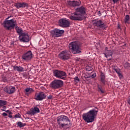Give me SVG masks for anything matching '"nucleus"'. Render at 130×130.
<instances>
[{"instance_id":"f257e3e1","label":"nucleus","mask_w":130,"mask_h":130,"mask_svg":"<svg viewBox=\"0 0 130 130\" xmlns=\"http://www.w3.org/2000/svg\"><path fill=\"white\" fill-rule=\"evenodd\" d=\"M86 11L87 9L82 6L75 9V12L69 16V19L72 21H82L86 19Z\"/></svg>"},{"instance_id":"f03ea898","label":"nucleus","mask_w":130,"mask_h":130,"mask_svg":"<svg viewBox=\"0 0 130 130\" xmlns=\"http://www.w3.org/2000/svg\"><path fill=\"white\" fill-rule=\"evenodd\" d=\"M97 113H98V109H92L87 113L83 114V119L87 123L93 122L95 120L96 116H97Z\"/></svg>"},{"instance_id":"7ed1b4c3","label":"nucleus","mask_w":130,"mask_h":130,"mask_svg":"<svg viewBox=\"0 0 130 130\" xmlns=\"http://www.w3.org/2000/svg\"><path fill=\"white\" fill-rule=\"evenodd\" d=\"M69 48L74 54H78L82 52V49L77 41H73L70 43L69 45Z\"/></svg>"},{"instance_id":"20e7f679","label":"nucleus","mask_w":130,"mask_h":130,"mask_svg":"<svg viewBox=\"0 0 130 130\" xmlns=\"http://www.w3.org/2000/svg\"><path fill=\"white\" fill-rule=\"evenodd\" d=\"M10 17H8L6 18V20L4 22V27L7 30H12V29H14L17 26V21L14 19L8 20L10 19Z\"/></svg>"},{"instance_id":"39448f33","label":"nucleus","mask_w":130,"mask_h":130,"mask_svg":"<svg viewBox=\"0 0 130 130\" xmlns=\"http://www.w3.org/2000/svg\"><path fill=\"white\" fill-rule=\"evenodd\" d=\"M57 121L59 128H63L64 126L69 125L68 123H62V121H68L69 123H71L70 119H69V118L65 115H60L57 117Z\"/></svg>"},{"instance_id":"423d86ee","label":"nucleus","mask_w":130,"mask_h":130,"mask_svg":"<svg viewBox=\"0 0 130 130\" xmlns=\"http://www.w3.org/2000/svg\"><path fill=\"white\" fill-rule=\"evenodd\" d=\"M53 75L54 77H56L57 79H61V80H64L67 78V73L66 72L58 70H54L53 71Z\"/></svg>"},{"instance_id":"0eeeda50","label":"nucleus","mask_w":130,"mask_h":130,"mask_svg":"<svg viewBox=\"0 0 130 130\" xmlns=\"http://www.w3.org/2000/svg\"><path fill=\"white\" fill-rule=\"evenodd\" d=\"M62 85H63V81L61 80L55 79L51 82L50 84V87L52 88V89H58L62 87Z\"/></svg>"},{"instance_id":"6e6552de","label":"nucleus","mask_w":130,"mask_h":130,"mask_svg":"<svg viewBox=\"0 0 130 130\" xmlns=\"http://www.w3.org/2000/svg\"><path fill=\"white\" fill-rule=\"evenodd\" d=\"M58 56L60 59L67 60L71 58V54H70L69 51L65 50L60 52L58 54Z\"/></svg>"},{"instance_id":"1a4fd4ad","label":"nucleus","mask_w":130,"mask_h":130,"mask_svg":"<svg viewBox=\"0 0 130 130\" xmlns=\"http://www.w3.org/2000/svg\"><path fill=\"white\" fill-rule=\"evenodd\" d=\"M63 33H64V30H59L57 28H55L51 31V35L52 37H59L61 36V34Z\"/></svg>"},{"instance_id":"9d476101","label":"nucleus","mask_w":130,"mask_h":130,"mask_svg":"<svg viewBox=\"0 0 130 130\" xmlns=\"http://www.w3.org/2000/svg\"><path fill=\"white\" fill-rule=\"evenodd\" d=\"M59 25L62 28H67L70 26V21L67 18H62L59 20Z\"/></svg>"},{"instance_id":"9b49d317","label":"nucleus","mask_w":130,"mask_h":130,"mask_svg":"<svg viewBox=\"0 0 130 130\" xmlns=\"http://www.w3.org/2000/svg\"><path fill=\"white\" fill-rule=\"evenodd\" d=\"M33 54H32V52L30 50L23 54L22 56V59H24V60H26V61L31 60Z\"/></svg>"},{"instance_id":"f8f14e48","label":"nucleus","mask_w":130,"mask_h":130,"mask_svg":"<svg viewBox=\"0 0 130 130\" xmlns=\"http://www.w3.org/2000/svg\"><path fill=\"white\" fill-rule=\"evenodd\" d=\"M45 98H46L45 93L43 92H40L36 94L35 99L37 100V101H42V100L45 99Z\"/></svg>"},{"instance_id":"ddd939ff","label":"nucleus","mask_w":130,"mask_h":130,"mask_svg":"<svg viewBox=\"0 0 130 130\" xmlns=\"http://www.w3.org/2000/svg\"><path fill=\"white\" fill-rule=\"evenodd\" d=\"M19 39L21 42H29V35L27 32H25L19 36Z\"/></svg>"},{"instance_id":"4468645a","label":"nucleus","mask_w":130,"mask_h":130,"mask_svg":"<svg viewBox=\"0 0 130 130\" xmlns=\"http://www.w3.org/2000/svg\"><path fill=\"white\" fill-rule=\"evenodd\" d=\"M93 25L96 27H100V28H106V24H105L101 20H93L92 22Z\"/></svg>"},{"instance_id":"2eb2a0df","label":"nucleus","mask_w":130,"mask_h":130,"mask_svg":"<svg viewBox=\"0 0 130 130\" xmlns=\"http://www.w3.org/2000/svg\"><path fill=\"white\" fill-rule=\"evenodd\" d=\"M39 112H40V110L39 109V108L35 107L31 110H30L29 111H27L26 114L32 116V115H35L36 113H39Z\"/></svg>"},{"instance_id":"dca6fc26","label":"nucleus","mask_w":130,"mask_h":130,"mask_svg":"<svg viewBox=\"0 0 130 130\" xmlns=\"http://www.w3.org/2000/svg\"><path fill=\"white\" fill-rule=\"evenodd\" d=\"M4 91L8 94H13L15 92V87L11 86H6L4 88Z\"/></svg>"},{"instance_id":"f3484780","label":"nucleus","mask_w":130,"mask_h":130,"mask_svg":"<svg viewBox=\"0 0 130 130\" xmlns=\"http://www.w3.org/2000/svg\"><path fill=\"white\" fill-rule=\"evenodd\" d=\"M112 51L108 50L107 48H106L105 55L108 58V57H110L108 59V60H111V57L112 56Z\"/></svg>"},{"instance_id":"a211bd4d","label":"nucleus","mask_w":130,"mask_h":130,"mask_svg":"<svg viewBox=\"0 0 130 130\" xmlns=\"http://www.w3.org/2000/svg\"><path fill=\"white\" fill-rule=\"evenodd\" d=\"M69 4L72 6V7H79V6L81 5V1H69Z\"/></svg>"},{"instance_id":"6ab92c4d","label":"nucleus","mask_w":130,"mask_h":130,"mask_svg":"<svg viewBox=\"0 0 130 130\" xmlns=\"http://www.w3.org/2000/svg\"><path fill=\"white\" fill-rule=\"evenodd\" d=\"M13 70L19 72H25V69L23 67L16 65L13 66Z\"/></svg>"},{"instance_id":"aec40b11","label":"nucleus","mask_w":130,"mask_h":130,"mask_svg":"<svg viewBox=\"0 0 130 130\" xmlns=\"http://www.w3.org/2000/svg\"><path fill=\"white\" fill-rule=\"evenodd\" d=\"M16 32L19 35V36H21V35H22L24 33H25L23 32V29H22V28H20L18 26L16 27Z\"/></svg>"},{"instance_id":"412c9836","label":"nucleus","mask_w":130,"mask_h":130,"mask_svg":"<svg viewBox=\"0 0 130 130\" xmlns=\"http://www.w3.org/2000/svg\"><path fill=\"white\" fill-rule=\"evenodd\" d=\"M25 90L26 92L25 93L26 95L28 94H31V93H33V92H34V89L30 87L25 88Z\"/></svg>"},{"instance_id":"4be33fe9","label":"nucleus","mask_w":130,"mask_h":130,"mask_svg":"<svg viewBox=\"0 0 130 130\" xmlns=\"http://www.w3.org/2000/svg\"><path fill=\"white\" fill-rule=\"evenodd\" d=\"M101 81L103 84L105 83V74L103 73H101Z\"/></svg>"},{"instance_id":"5701e85b","label":"nucleus","mask_w":130,"mask_h":130,"mask_svg":"<svg viewBox=\"0 0 130 130\" xmlns=\"http://www.w3.org/2000/svg\"><path fill=\"white\" fill-rule=\"evenodd\" d=\"M17 124L19 127H24L26 125V123H23L21 121H19L17 123Z\"/></svg>"},{"instance_id":"b1692460","label":"nucleus","mask_w":130,"mask_h":130,"mask_svg":"<svg viewBox=\"0 0 130 130\" xmlns=\"http://www.w3.org/2000/svg\"><path fill=\"white\" fill-rule=\"evenodd\" d=\"M7 104V101L0 100V107L5 106Z\"/></svg>"},{"instance_id":"393cba45","label":"nucleus","mask_w":130,"mask_h":130,"mask_svg":"<svg viewBox=\"0 0 130 130\" xmlns=\"http://www.w3.org/2000/svg\"><path fill=\"white\" fill-rule=\"evenodd\" d=\"M14 7H16V8H17V9H20V8H22L21 3H15Z\"/></svg>"},{"instance_id":"a878e982","label":"nucleus","mask_w":130,"mask_h":130,"mask_svg":"<svg viewBox=\"0 0 130 130\" xmlns=\"http://www.w3.org/2000/svg\"><path fill=\"white\" fill-rule=\"evenodd\" d=\"M21 8H26V7H28V4L26 3H20Z\"/></svg>"},{"instance_id":"bb28decb","label":"nucleus","mask_w":130,"mask_h":130,"mask_svg":"<svg viewBox=\"0 0 130 130\" xmlns=\"http://www.w3.org/2000/svg\"><path fill=\"white\" fill-rule=\"evenodd\" d=\"M124 68L126 69H129L130 68V63L126 62L124 64Z\"/></svg>"},{"instance_id":"cd10ccee","label":"nucleus","mask_w":130,"mask_h":130,"mask_svg":"<svg viewBox=\"0 0 130 130\" xmlns=\"http://www.w3.org/2000/svg\"><path fill=\"white\" fill-rule=\"evenodd\" d=\"M129 20V15H126L125 17V23H127Z\"/></svg>"},{"instance_id":"c85d7f7f","label":"nucleus","mask_w":130,"mask_h":130,"mask_svg":"<svg viewBox=\"0 0 130 130\" xmlns=\"http://www.w3.org/2000/svg\"><path fill=\"white\" fill-rule=\"evenodd\" d=\"M74 81L76 83H79L80 82V79H79V77H78V76H76L74 78Z\"/></svg>"},{"instance_id":"c756f323","label":"nucleus","mask_w":130,"mask_h":130,"mask_svg":"<svg viewBox=\"0 0 130 130\" xmlns=\"http://www.w3.org/2000/svg\"><path fill=\"white\" fill-rule=\"evenodd\" d=\"M15 118H21V114L18 113L15 115Z\"/></svg>"},{"instance_id":"7c9ffc66","label":"nucleus","mask_w":130,"mask_h":130,"mask_svg":"<svg viewBox=\"0 0 130 130\" xmlns=\"http://www.w3.org/2000/svg\"><path fill=\"white\" fill-rule=\"evenodd\" d=\"M120 0H112L113 4H117Z\"/></svg>"},{"instance_id":"2f4dec72","label":"nucleus","mask_w":130,"mask_h":130,"mask_svg":"<svg viewBox=\"0 0 130 130\" xmlns=\"http://www.w3.org/2000/svg\"><path fill=\"white\" fill-rule=\"evenodd\" d=\"M114 71L116 72V73H117V75L120 73V71L118 69H115Z\"/></svg>"},{"instance_id":"473e14b6","label":"nucleus","mask_w":130,"mask_h":130,"mask_svg":"<svg viewBox=\"0 0 130 130\" xmlns=\"http://www.w3.org/2000/svg\"><path fill=\"white\" fill-rule=\"evenodd\" d=\"M99 91L101 92V93H104V91L102 90L99 86Z\"/></svg>"},{"instance_id":"72a5a7b5","label":"nucleus","mask_w":130,"mask_h":130,"mask_svg":"<svg viewBox=\"0 0 130 130\" xmlns=\"http://www.w3.org/2000/svg\"><path fill=\"white\" fill-rule=\"evenodd\" d=\"M118 76L119 77L120 79H122V74L120 72L118 74Z\"/></svg>"},{"instance_id":"f704fd0d","label":"nucleus","mask_w":130,"mask_h":130,"mask_svg":"<svg viewBox=\"0 0 130 130\" xmlns=\"http://www.w3.org/2000/svg\"><path fill=\"white\" fill-rule=\"evenodd\" d=\"M89 67H86V71L88 72L90 71H92V68H89V69H88Z\"/></svg>"},{"instance_id":"c9c22d12","label":"nucleus","mask_w":130,"mask_h":130,"mask_svg":"<svg viewBox=\"0 0 130 130\" xmlns=\"http://www.w3.org/2000/svg\"><path fill=\"white\" fill-rule=\"evenodd\" d=\"M95 77H96V74H92L91 76V78H92V79L95 78Z\"/></svg>"},{"instance_id":"e433bc0d","label":"nucleus","mask_w":130,"mask_h":130,"mask_svg":"<svg viewBox=\"0 0 130 130\" xmlns=\"http://www.w3.org/2000/svg\"><path fill=\"white\" fill-rule=\"evenodd\" d=\"M2 115H3V116H8V114L7 113H3V114H2Z\"/></svg>"},{"instance_id":"4c0bfd02","label":"nucleus","mask_w":130,"mask_h":130,"mask_svg":"<svg viewBox=\"0 0 130 130\" xmlns=\"http://www.w3.org/2000/svg\"><path fill=\"white\" fill-rule=\"evenodd\" d=\"M48 99H52V95H50L48 96Z\"/></svg>"},{"instance_id":"58836bf2","label":"nucleus","mask_w":130,"mask_h":130,"mask_svg":"<svg viewBox=\"0 0 130 130\" xmlns=\"http://www.w3.org/2000/svg\"><path fill=\"white\" fill-rule=\"evenodd\" d=\"M98 15L99 16H101V12L100 11L98 12Z\"/></svg>"},{"instance_id":"ea45409f","label":"nucleus","mask_w":130,"mask_h":130,"mask_svg":"<svg viewBox=\"0 0 130 130\" xmlns=\"http://www.w3.org/2000/svg\"><path fill=\"white\" fill-rule=\"evenodd\" d=\"M2 111H6V112H9V110H8L6 111L5 110H2Z\"/></svg>"},{"instance_id":"a19ab883","label":"nucleus","mask_w":130,"mask_h":130,"mask_svg":"<svg viewBox=\"0 0 130 130\" xmlns=\"http://www.w3.org/2000/svg\"><path fill=\"white\" fill-rule=\"evenodd\" d=\"M9 117H10V118H12L13 117V116L12 115H9Z\"/></svg>"},{"instance_id":"79ce46f5","label":"nucleus","mask_w":130,"mask_h":130,"mask_svg":"<svg viewBox=\"0 0 130 130\" xmlns=\"http://www.w3.org/2000/svg\"><path fill=\"white\" fill-rule=\"evenodd\" d=\"M6 81H7V79L4 78V82H6Z\"/></svg>"},{"instance_id":"37998d69","label":"nucleus","mask_w":130,"mask_h":130,"mask_svg":"<svg viewBox=\"0 0 130 130\" xmlns=\"http://www.w3.org/2000/svg\"><path fill=\"white\" fill-rule=\"evenodd\" d=\"M3 108H4V109H6V106H3Z\"/></svg>"},{"instance_id":"c03bdc74","label":"nucleus","mask_w":130,"mask_h":130,"mask_svg":"<svg viewBox=\"0 0 130 130\" xmlns=\"http://www.w3.org/2000/svg\"><path fill=\"white\" fill-rule=\"evenodd\" d=\"M118 29H120V26H119V25H118Z\"/></svg>"},{"instance_id":"a18cd8bd","label":"nucleus","mask_w":130,"mask_h":130,"mask_svg":"<svg viewBox=\"0 0 130 130\" xmlns=\"http://www.w3.org/2000/svg\"><path fill=\"white\" fill-rule=\"evenodd\" d=\"M0 43H1V40H0Z\"/></svg>"}]
</instances>
